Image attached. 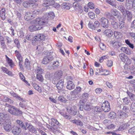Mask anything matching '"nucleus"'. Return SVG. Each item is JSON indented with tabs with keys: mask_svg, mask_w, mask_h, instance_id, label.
I'll use <instances>...</instances> for the list:
<instances>
[{
	"mask_svg": "<svg viewBox=\"0 0 135 135\" xmlns=\"http://www.w3.org/2000/svg\"><path fill=\"white\" fill-rule=\"evenodd\" d=\"M44 48V46H43V44L42 42L39 45H38L37 47V49L38 50L41 51Z\"/></svg>",
	"mask_w": 135,
	"mask_h": 135,
	"instance_id": "52",
	"label": "nucleus"
},
{
	"mask_svg": "<svg viewBox=\"0 0 135 135\" xmlns=\"http://www.w3.org/2000/svg\"><path fill=\"white\" fill-rule=\"evenodd\" d=\"M130 109L133 112H135V100L133 101L131 105Z\"/></svg>",
	"mask_w": 135,
	"mask_h": 135,
	"instance_id": "41",
	"label": "nucleus"
},
{
	"mask_svg": "<svg viewBox=\"0 0 135 135\" xmlns=\"http://www.w3.org/2000/svg\"><path fill=\"white\" fill-rule=\"evenodd\" d=\"M59 101L61 102H66L67 101V100L64 97L62 96H60L58 97Z\"/></svg>",
	"mask_w": 135,
	"mask_h": 135,
	"instance_id": "42",
	"label": "nucleus"
},
{
	"mask_svg": "<svg viewBox=\"0 0 135 135\" xmlns=\"http://www.w3.org/2000/svg\"><path fill=\"white\" fill-rule=\"evenodd\" d=\"M10 124V123H8V124H5L4 126V129L7 131L9 132L12 129Z\"/></svg>",
	"mask_w": 135,
	"mask_h": 135,
	"instance_id": "29",
	"label": "nucleus"
},
{
	"mask_svg": "<svg viewBox=\"0 0 135 135\" xmlns=\"http://www.w3.org/2000/svg\"><path fill=\"white\" fill-rule=\"evenodd\" d=\"M62 75V72L61 71H56L53 76V79L55 80H57L59 79Z\"/></svg>",
	"mask_w": 135,
	"mask_h": 135,
	"instance_id": "10",
	"label": "nucleus"
},
{
	"mask_svg": "<svg viewBox=\"0 0 135 135\" xmlns=\"http://www.w3.org/2000/svg\"><path fill=\"white\" fill-rule=\"evenodd\" d=\"M88 6L90 8L93 9L94 8L95 5L93 3L89 2L88 4Z\"/></svg>",
	"mask_w": 135,
	"mask_h": 135,
	"instance_id": "58",
	"label": "nucleus"
},
{
	"mask_svg": "<svg viewBox=\"0 0 135 135\" xmlns=\"http://www.w3.org/2000/svg\"><path fill=\"white\" fill-rule=\"evenodd\" d=\"M7 116V114H4L3 113H0V125L3 123V122L4 121V120Z\"/></svg>",
	"mask_w": 135,
	"mask_h": 135,
	"instance_id": "21",
	"label": "nucleus"
},
{
	"mask_svg": "<svg viewBox=\"0 0 135 135\" xmlns=\"http://www.w3.org/2000/svg\"><path fill=\"white\" fill-rule=\"evenodd\" d=\"M31 1L29 0L28 2H24L23 3V6L26 8H28L30 7Z\"/></svg>",
	"mask_w": 135,
	"mask_h": 135,
	"instance_id": "35",
	"label": "nucleus"
},
{
	"mask_svg": "<svg viewBox=\"0 0 135 135\" xmlns=\"http://www.w3.org/2000/svg\"><path fill=\"white\" fill-rule=\"evenodd\" d=\"M125 11H126L125 12V15H123L125 16H127L128 21L130 22L132 20V13L127 10Z\"/></svg>",
	"mask_w": 135,
	"mask_h": 135,
	"instance_id": "18",
	"label": "nucleus"
},
{
	"mask_svg": "<svg viewBox=\"0 0 135 135\" xmlns=\"http://www.w3.org/2000/svg\"><path fill=\"white\" fill-rule=\"evenodd\" d=\"M14 97H15L16 98L20 100L22 102H25V100H24V99L21 98L20 96H18V95L16 94V93H12L11 94Z\"/></svg>",
	"mask_w": 135,
	"mask_h": 135,
	"instance_id": "32",
	"label": "nucleus"
},
{
	"mask_svg": "<svg viewBox=\"0 0 135 135\" xmlns=\"http://www.w3.org/2000/svg\"><path fill=\"white\" fill-rule=\"evenodd\" d=\"M94 112H100L102 111L101 108L98 107H95L94 109Z\"/></svg>",
	"mask_w": 135,
	"mask_h": 135,
	"instance_id": "64",
	"label": "nucleus"
},
{
	"mask_svg": "<svg viewBox=\"0 0 135 135\" xmlns=\"http://www.w3.org/2000/svg\"><path fill=\"white\" fill-rule=\"evenodd\" d=\"M46 37V36L42 34H38L35 37L34 40L35 41L40 40H44Z\"/></svg>",
	"mask_w": 135,
	"mask_h": 135,
	"instance_id": "13",
	"label": "nucleus"
},
{
	"mask_svg": "<svg viewBox=\"0 0 135 135\" xmlns=\"http://www.w3.org/2000/svg\"><path fill=\"white\" fill-rule=\"evenodd\" d=\"M83 108L85 110L89 111L93 109V107L91 103H87L84 104Z\"/></svg>",
	"mask_w": 135,
	"mask_h": 135,
	"instance_id": "12",
	"label": "nucleus"
},
{
	"mask_svg": "<svg viewBox=\"0 0 135 135\" xmlns=\"http://www.w3.org/2000/svg\"><path fill=\"white\" fill-rule=\"evenodd\" d=\"M16 122L17 124H18L22 128L25 130L26 129V128L25 126L21 120L18 119L16 120Z\"/></svg>",
	"mask_w": 135,
	"mask_h": 135,
	"instance_id": "30",
	"label": "nucleus"
},
{
	"mask_svg": "<svg viewBox=\"0 0 135 135\" xmlns=\"http://www.w3.org/2000/svg\"><path fill=\"white\" fill-rule=\"evenodd\" d=\"M110 12L111 15V18L110 19V20H115L116 19L114 16L117 18L120 17V14L119 12L116 9H112Z\"/></svg>",
	"mask_w": 135,
	"mask_h": 135,
	"instance_id": "4",
	"label": "nucleus"
},
{
	"mask_svg": "<svg viewBox=\"0 0 135 135\" xmlns=\"http://www.w3.org/2000/svg\"><path fill=\"white\" fill-rule=\"evenodd\" d=\"M117 8L121 12L123 15H125V13L126 11L125 10H127L125 9L123 5H122L120 4L119 5Z\"/></svg>",
	"mask_w": 135,
	"mask_h": 135,
	"instance_id": "20",
	"label": "nucleus"
},
{
	"mask_svg": "<svg viewBox=\"0 0 135 135\" xmlns=\"http://www.w3.org/2000/svg\"><path fill=\"white\" fill-rule=\"evenodd\" d=\"M44 71V70L41 67L37 66L35 69V73L36 74H42Z\"/></svg>",
	"mask_w": 135,
	"mask_h": 135,
	"instance_id": "25",
	"label": "nucleus"
},
{
	"mask_svg": "<svg viewBox=\"0 0 135 135\" xmlns=\"http://www.w3.org/2000/svg\"><path fill=\"white\" fill-rule=\"evenodd\" d=\"M75 85L74 83L71 80H69L67 82L66 88L69 90H71L74 88Z\"/></svg>",
	"mask_w": 135,
	"mask_h": 135,
	"instance_id": "19",
	"label": "nucleus"
},
{
	"mask_svg": "<svg viewBox=\"0 0 135 135\" xmlns=\"http://www.w3.org/2000/svg\"><path fill=\"white\" fill-rule=\"evenodd\" d=\"M118 24L119 27H118V28H119L120 29H122L124 27L125 23L123 21H120Z\"/></svg>",
	"mask_w": 135,
	"mask_h": 135,
	"instance_id": "48",
	"label": "nucleus"
},
{
	"mask_svg": "<svg viewBox=\"0 0 135 135\" xmlns=\"http://www.w3.org/2000/svg\"><path fill=\"white\" fill-rule=\"evenodd\" d=\"M6 12V10L4 8H2L0 11V16L2 20H4L5 19Z\"/></svg>",
	"mask_w": 135,
	"mask_h": 135,
	"instance_id": "24",
	"label": "nucleus"
},
{
	"mask_svg": "<svg viewBox=\"0 0 135 135\" xmlns=\"http://www.w3.org/2000/svg\"><path fill=\"white\" fill-rule=\"evenodd\" d=\"M69 4L68 3H64L63 4V7L66 9H70Z\"/></svg>",
	"mask_w": 135,
	"mask_h": 135,
	"instance_id": "49",
	"label": "nucleus"
},
{
	"mask_svg": "<svg viewBox=\"0 0 135 135\" xmlns=\"http://www.w3.org/2000/svg\"><path fill=\"white\" fill-rule=\"evenodd\" d=\"M102 108L104 112H108L110 109V104L107 101H105L102 104Z\"/></svg>",
	"mask_w": 135,
	"mask_h": 135,
	"instance_id": "5",
	"label": "nucleus"
},
{
	"mask_svg": "<svg viewBox=\"0 0 135 135\" xmlns=\"http://www.w3.org/2000/svg\"><path fill=\"white\" fill-rule=\"evenodd\" d=\"M128 133L132 135L135 134V127L129 129L128 131Z\"/></svg>",
	"mask_w": 135,
	"mask_h": 135,
	"instance_id": "39",
	"label": "nucleus"
},
{
	"mask_svg": "<svg viewBox=\"0 0 135 135\" xmlns=\"http://www.w3.org/2000/svg\"><path fill=\"white\" fill-rule=\"evenodd\" d=\"M36 78L39 81L43 82L44 79L41 74H37Z\"/></svg>",
	"mask_w": 135,
	"mask_h": 135,
	"instance_id": "44",
	"label": "nucleus"
},
{
	"mask_svg": "<svg viewBox=\"0 0 135 135\" xmlns=\"http://www.w3.org/2000/svg\"><path fill=\"white\" fill-rule=\"evenodd\" d=\"M105 16L107 18H111V13L108 12H106L104 13Z\"/></svg>",
	"mask_w": 135,
	"mask_h": 135,
	"instance_id": "63",
	"label": "nucleus"
},
{
	"mask_svg": "<svg viewBox=\"0 0 135 135\" xmlns=\"http://www.w3.org/2000/svg\"><path fill=\"white\" fill-rule=\"evenodd\" d=\"M118 115L119 116L120 118H123L124 117L127 116V114L123 112H122L120 111H118Z\"/></svg>",
	"mask_w": 135,
	"mask_h": 135,
	"instance_id": "31",
	"label": "nucleus"
},
{
	"mask_svg": "<svg viewBox=\"0 0 135 135\" xmlns=\"http://www.w3.org/2000/svg\"><path fill=\"white\" fill-rule=\"evenodd\" d=\"M54 0H46L42 4V6L44 7H47L54 5L55 3Z\"/></svg>",
	"mask_w": 135,
	"mask_h": 135,
	"instance_id": "14",
	"label": "nucleus"
},
{
	"mask_svg": "<svg viewBox=\"0 0 135 135\" xmlns=\"http://www.w3.org/2000/svg\"><path fill=\"white\" fill-rule=\"evenodd\" d=\"M104 33L107 37H111L113 35V32L111 30H106L104 31Z\"/></svg>",
	"mask_w": 135,
	"mask_h": 135,
	"instance_id": "23",
	"label": "nucleus"
},
{
	"mask_svg": "<svg viewBox=\"0 0 135 135\" xmlns=\"http://www.w3.org/2000/svg\"><path fill=\"white\" fill-rule=\"evenodd\" d=\"M53 59V57L50 56H48L44 57L42 60V63L43 64H46Z\"/></svg>",
	"mask_w": 135,
	"mask_h": 135,
	"instance_id": "9",
	"label": "nucleus"
},
{
	"mask_svg": "<svg viewBox=\"0 0 135 135\" xmlns=\"http://www.w3.org/2000/svg\"><path fill=\"white\" fill-rule=\"evenodd\" d=\"M5 41L0 42V44L1 45V48L3 49H4L6 48V45L5 44Z\"/></svg>",
	"mask_w": 135,
	"mask_h": 135,
	"instance_id": "61",
	"label": "nucleus"
},
{
	"mask_svg": "<svg viewBox=\"0 0 135 135\" xmlns=\"http://www.w3.org/2000/svg\"><path fill=\"white\" fill-rule=\"evenodd\" d=\"M102 26L104 28L108 27L109 22L108 20L104 17H102L99 20Z\"/></svg>",
	"mask_w": 135,
	"mask_h": 135,
	"instance_id": "6",
	"label": "nucleus"
},
{
	"mask_svg": "<svg viewBox=\"0 0 135 135\" xmlns=\"http://www.w3.org/2000/svg\"><path fill=\"white\" fill-rule=\"evenodd\" d=\"M123 103L125 104H128L130 102V100L127 97H125L123 99Z\"/></svg>",
	"mask_w": 135,
	"mask_h": 135,
	"instance_id": "50",
	"label": "nucleus"
},
{
	"mask_svg": "<svg viewBox=\"0 0 135 135\" xmlns=\"http://www.w3.org/2000/svg\"><path fill=\"white\" fill-rule=\"evenodd\" d=\"M122 109L123 111H124L127 113H128L129 111L128 107L126 106H124Z\"/></svg>",
	"mask_w": 135,
	"mask_h": 135,
	"instance_id": "62",
	"label": "nucleus"
},
{
	"mask_svg": "<svg viewBox=\"0 0 135 135\" xmlns=\"http://www.w3.org/2000/svg\"><path fill=\"white\" fill-rule=\"evenodd\" d=\"M107 2L110 5L115 6V4L113 1V0H106Z\"/></svg>",
	"mask_w": 135,
	"mask_h": 135,
	"instance_id": "54",
	"label": "nucleus"
},
{
	"mask_svg": "<svg viewBox=\"0 0 135 135\" xmlns=\"http://www.w3.org/2000/svg\"><path fill=\"white\" fill-rule=\"evenodd\" d=\"M88 27L92 30H94L97 29V27H95V25H93L92 23L90 22H89L88 24Z\"/></svg>",
	"mask_w": 135,
	"mask_h": 135,
	"instance_id": "45",
	"label": "nucleus"
},
{
	"mask_svg": "<svg viewBox=\"0 0 135 135\" xmlns=\"http://www.w3.org/2000/svg\"><path fill=\"white\" fill-rule=\"evenodd\" d=\"M88 16L91 19H93L95 17V15L94 13L92 12H89L88 13Z\"/></svg>",
	"mask_w": 135,
	"mask_h": 135,
	"instance_id": "56",
	"label": "nucleus"
},
{
	"mask_svg": "<svg viewBox=\"0 0 135 135\" xmlns=\"http://www.w3.org/2000/svg\"><path fill=\"white\" fill-rule=\"evenodd\" d=\"M127 93L132 101H134L135 100V96L133 94L129 91L127 92Z\"/></svg>",
	"mask_w": 135,
	"mask_h": 135,
	"instance_id": "37",
	"label": "nucleus"
},
{
	"mask_svg": "<svg viewBox=\"0 0 135 135\" xmlns=\"http://www.w3.org/2000/svg\"><path fill=\"white\" fill-rule=\"evenodd\" d=\"M28 128L29 130L32 132L36 133V129L32 125H29L28 127Z\"/></svg>",
	"mask_w": 135,
	"mask_h": 135,
	"instance_id": "38",
	"label": "nucleus"
},
{
	"mask_svg": "<svg viewBox=\"0 0 135 135\" xmlns=\"http://www.w3.org/2000/svg\"><path fill=\"white\" fill-rule=\"evenodd\" d=\"M14 42L16 45L18 49H19L20 48V45L18 39L17 38H16L15 39L14 41Z\"/></svg>",
	"mask_w": 135,
	"mask_h": 135,
	"instance_id": "53",
	"label": "nucleus"
},
{
	"mask_svg": "<svg viewBox=\"0 0 135 135\" xmlns=\"http://www.w3.org/2000/svg\"><path fill=\"white\" fill-rule=\"evenodd\" d=\"M127 124H123L120 126L118 128L117 130V131H123L126 129L127 128Z\"/></svg>",
	"mask_w": 135,
	"mask_h": 135,
	"instance_id": "34",
	"label": "nucleus"
},
{
	"mask_svg": "<svg viewBox=\"0 0 135 135\" xmlns=\"http://www.w3.org/2000/svg\"><path fill=\"white\" fill-rule=\"evenodd\" d=\"M81 88L80 87H77L76 89L73 91L78 95L81 91Z\"/></svg>",
	"mask_w": 135,
	"mask_h": 135,
	"instance_id": "46",
	"label": "nucleus"
},
{
	"mask_svg": "<svg viewBox=\"0 0 135 135\" xmlns=\"http://www.w3.org/2000/svg\"><path fill=\"white\" fill-rule=\"evenodd\" d=\"M51 122L50 124L52 126H55L56 125H57L59 124V122L55 119L52 118L51 119Z\"/></svg>",
	"mask_w": 135,
	"mask_h": 135,
	"instance_id": "26",
	"label": "nucleus"
},
{
	"mask_svg": "<svg viewBox=\"0 0 135 135\" xmlns=\"http://www.w3.org/2000/svg\"><path fill=\"white\" fill-rule=\"evenodd\" d=\"M21 130L19 127H17L14 126H13L12 129V133L15 135H18L21 132Z\"/></svg>",
	"mask_w": 135,
	"mask_h": 135,
	"instance_id": "7",
	"label": "nucleus"
},
{
	"mask_svg": "<svg viewBox=\"0 0 135 135\" xmlns=\"http://www.w3.org/2000/svg\"><path fill=\"white\" fill-rule=\"evenodd\" d=\"M8 112L10 114L15 115H20L22 114V111L14 106L11 109H8Z\"/></svg>",
	"mask_w": 135,
	"mask_h": 135,
	"instance_id": "3",
	"label": "nucleus"
},
{
	"mask_svg": "<svg viewBox=\"0 0 135 135\" xmlns=\"http://www.w3.org/2000/svg\"><path fill=\"white\" fill-rule=\"evenodd\" d=\"M132 2L131 0H126V8L130 9L133 8Z\"/></svg>",
	"mask_w": 135,
	"mask_h": 135,
	"instance_id": "22",
	"label": "nucleus"
},
{
	"mask_svg": "<svg viewBox=\"0 0 135 135\" xmlns=\"http://www.w3.org/2000/svg\"><path fill=\"white\" fill-rule=\"evenodd\" d=\"M45 16L46 17L44 19L42 18L44 20H45L47 19V22L48 20L49 19H53L55 17V15L54 13L52 12H50L47 13H46L45 15Z\"/></svg>",
	"mask_w": 135,
	"mask_h": 135,
	"instance_id": "11",
	"label": "nucleus"
},
{
	"mask_svg": "<svg viewBox=\"0 0 135 135\" xmlns=\"http://www.w3.org/2000/svg\"><path fill=\"white\" fill-rule=\"evenodd\" d=\"M74 106L69 107L67 109V111L71 115H75L76 113V110Z\"/></svg>",
	"mask_w": 135,
	"mask_h": 135,
	"instance_id": "15",
	"label": "nucleus"
},
{
	"mask_svg": "<svg viewBox=\"0 0 135 135\" xmlns=\"http://www.w3.org/2000/svg\"><path fill=\"white\" fill-rule=\"evenodd\" d=\"M111 43L115 48H118L119 47V43L115 40L111 41Z\"/></svg>",
	"mask_w": 135,
	"mask_h": 135,
	"instance_id": "28",
	"label": "nucleus"
},
{
	"mask_svg": "<svg viewBox=\"0 0 135 135\" xmlns=\"http://www.w3.org/2000/svg\"><path fill=\"white\" fill-rule=\"evenodd\" d=\"M64 80L63 79H61L59 80L56 85V87L57 88L58 92L60 93V91L62 90L64 86Z\"/></svg>",
	"mask_w": 135,
	"mask_h": 135,
	"instance_id": "8",
	"label": "nucleus"
},
{
	"mask_svg": "<svg viewBox=\"0 0 135 135\" xmlns=\"http://www.w3.org/2000/svg\"><path fill=\"white\" fill-rule=\"evenodd\" d=\"M33 17L32 13L30 12H27L25 14L24 18L26 20L28 21L32 19Z\"/></svg>",
	"mask_w": 135,
	"mask_h": 135,
	"instance_id": "17",
	"label": "nucleus"
},
{
	"mask_svg": "<svg viewBox=\"0 0 135 135\" xmlns=\"http://www.w3.org/2000/svg\"><path fill=\"white\" fill-rule=\"evenodd\" d=\"M100 48L102 50H105L106 49L105 45L103 43H100L99 45Z\"/></svg>",
	"mask_w": 135,
	"mask_h": 135,
	"instance_id": "55",
	"label": "nucleus"
},
{
	"mask_svg": "<svg viewBox=\"0 0 135 135\" xmlns=\"http://www.w3.org/2000/svg\"><path fill=\"white\" fill-rule=\"evenodd\" d=\"M60 114L63 116V117L66 119H70L71 118V117L67 115L66 112H60Z\"/></svg>",
	"mask_w": 135,
	"mask_h": 135,
	"instance_id": "40",
	"label": "nucleus"
},
{
	"mask_svg": "<svg viewBox=\"0 0 135 135\" xmlns=\"http://www.w3.org/2000/svg\"><path fill=\"white\" fill-rule=\"evenodd\" d=\"M108 116L111 119H114L116 117V113L114 112H111L109 114Z\"/></svg>",
	"mask_w": 135,
	"mask_h": 135,
	"instance_id": "43",
	"label": "nucleus"
},
{
	"mask_svg": "<svg viewBox=\"0 0 135 135\" xmlns=\"http://www.w3.org/2000/svg\"><path fill=\"white\" fill-rule=\"evenodd\" d=\"M121 35V33L115 31L114 32V35L115 37L118 38Z\"/></svg>",
	"mask_w": 135,
	"mask_h": 135,
	"instance_id": "59",
	"label": "nucleus"
},
{
	"mask_svg": "<svg viewBox=\"0 0 135 135\" xmlns=\"http://www.w3.org/2000/svg\"><path fill=\"white\" fill-rule=\"evenodd\" d=\"M114 21L111 20L112 26L115 29H118V27H119L118 23L116 21Z\"/></svg>",
	"mask_w": 135,
	"mask_h": 135,
	"instance_id": "27",
	"label": "nucleus"
},
{
	"mask_svg": "<svg viewBox=\"0 0 135 135\" xmlns=\"http://www.w3.org/2000/svg\"><path fill=\"white\" fill-rule=\"evenodd\" d=\"M71 95L68 97L69 99L70 100H76L79 97L78 95L72 91L71 93Z\"/></svg>",
	"mask_w": 135,
	"mask_h": 135,
	"instance_id": "16",
	"label": "nucleus"
},
{
	"mask_svg": "<svg viewBox=\"0 0 135 135\" xmlns=\"http://www.w3.org/2000/svg\"><path fill=\"white\" fill-rule=\"evenodd\" d=\"M71 121L73 123L77 124L81 126L83 124L79 120H71Z\"/></svg>",
	"mask_w": 135,
	"mask_h": 135,
	"instance_id": "36",
	"label": "nucleus"
},
{
	"mask_svg": "<svg viewBox=\"0 0 135 135\" xmlns=\"http://www.w3.org/2000/svg\"><path fill=\"white\" fill-rule=\"evenodd\" d=\"M15 53L18 59L20 61H21L22 60V57L19 52L16 50L15 51Z\"/></svg>",
	"mask_w": 135,
	"mask_h": 135,
	"instance_id": "33",
	"label": "nucleus"
},
{
	"mask_svg": "<svg viewBox=\"0 0 135 135\" xmlns=\"http://www.w3.org/2000/svg\"><path fill=\"white\" fill-rule=\"evenodd\" d=\"M119 57L121 61L125 64L129 65L131 63V60L124 53H122L119 55Z\"/></svg>",
	"mask_w": 135,
	"mask_h": 135,
	"instance_id": "2",
	"label": "nucleus"
},
{
	"mask_svg": "<svg viewBox=\"0 0 135 135\" xmlns=\"http://www.w3.org/2000/svg\"><path fill=\"white\" fill-rule=\"evenodd\" d=\"M30 7H32L33 8H36L37 7V4L33 2H31Z\"/></svg>",
	"mask_w": 135,
	"mask_h": 135,
	"instance_id": "57",
	"label": "nucleus"
},
{
	"mask_svg": "<svg viewBox=\"0 0 135 135\" xmlns=\"http://www.w3.org/2000/svg\"><path fill=\"white\" fill-rule=\"evenodd\" d=\"M47 22V19L44 20L42 18H36L31 21L32 25L29 27V30L31 32L40 30L42 28L41 26L46 23Z\"/></svg>",
	"mask_w": 135,
	"mask_h": 135,
	"instance_id": "1",
	"label": "nucleus"
},
{
	"mask_svg": "<svg viewBox=\"0 0 135 135\" xmlns=\"http://www.w3.org/2000/svg\"><path fill=\"white\" fill-rule=\"evenodd\" d=\"M113 62L111 60H108L107 64L108 66L110 67L112 66Z\"/></svg>",
	"mask_w": 135,
	"mask_h": 135,
	"instance_id": "60",
	"label": "nucleus"
},
{
	"mask_svg": "<svg viewBox=\"0 0 135 135\" xmlns=\"http://www.w3.org/2000/svg\"><path fill=\"white\" fill-rule=\"evenodd\" d=\"M35 89L38 91L39 92L41 93L42 90L41 88L38 85L35 84L34 85Z\"/></svg>",
	"mask_w": 135,
	"mask_h": 135,
	"instance_id": "51",
	"label": "nucleus"
},
{
	"mask_svg": "<svg viewBox=\"0 0 135 135\" xmlns=\"http://www.w3.org/2000/svg\"><path fill=\"white\" fill-rule=\"evenodd\" d=\"M25 66L27 68H28L30 66V62L27 59H25Z\"/></svg>",
	"mask_w": 135,
	"mask_h": 135,
	"instance_id": "47",
	"label": "nucleus"
}]
</instances>
